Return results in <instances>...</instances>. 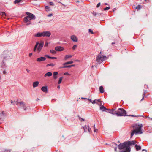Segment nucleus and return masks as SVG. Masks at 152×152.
Here are the masks:
<instances>
[{
	"label": "nucleus",
	"instance_id": "28",
	"mask_svg": "<svg viewBox=\"0 0 152 152\" xmlns=\"http://www.w3.org/2000/svg\"><path fill=\"white\" fill-rule=\"evenodd\" d=\"M50 52L53 54H55L56 53V50H51L50 51Z\"/></svg>",
	"mask_w": 152,
	"mask_h": 152
},
{
	"label": "nucleus",
	"instance_id": "57",
	"mask_svg": "<svg viewBox=\"0 0 152 152\" xmlns=\"http://www.w3.org/2000/svg\"><path fill=\"white\" fill-rule=\"evenodd\" d=\"M6 72L4 70L3 71V73L4 74H6Z\"/></svg>",
	"mask_w": 152,
	"mask_h": 152
},
{
	"label": "nucleus",
	"instance_id": "11",
	"mask_svg": "<svg viewBox=\"0 0 152 152\" xmlns=\"http://www.w3.org/2000/svg\"><path fill=\"white\" fill-rule=\"evenodd\" d=\"M42 91L44 92L47 93L48 92V88L47 86H43L41 88Z\"/></svg>",
	"mask_w": 152,
	"mask_h": 152
},
{
	"label": "nucleus",
	"instance_id": "29",
	"mask_svg": "<svg viewBox=\"0 0 152 152\" xmlns=\"http://www.w3.org/2000/svg\"><path fill=\"white\" fill-rule=\"evenodd\" d=\"M63 77H60L59 81L58 82V84H60L61 83L62 80L63 79Z\"/></svg>",
	"mask_w": 152,
	"mask_h": 152
},
{
	"label": "nucleus",
	"instance_id": "49",
	"mask_svg": "<svg viewBox=\"0 0 152 152\" xmlns=\"http://www.w3.org/2000/svg\"><path fill=\"white\" fill-rule=\"evenodd\" d=\"M45 57H47L49 58H50V59L51 58V57L49 56H48V55H45Z\"/></svg>",
	"mask_w": 152,
	"mask_h": 152
},
{
	"label": "nucleus",
	"instance_id": "41",
	"mask_svg": "<svg viewBox=\"0 0 152 152\" xmlns=\"http://www.w3.org/2000/svg\"><path fill=\"white\" fill-rule=\"evenodd\" d=\"M96 102V100H94L93 101H92V103L93 104H94L95 103H96V104H98V105L99 104H98V103H97V102Z\"/></svg>",
	"mask_w": 152,
	"mask_h": 152
},
{
	"label": "nucleus",
	"instance_id": "4",
	"mask_svg": "<svg viewBox=\"0 0 152 152\" xmlns=\"http://www.w3.org/2000/svg\"><path fill=\"white\" fill-rule=\"evenodd\" d=\"M116 115L118 116H128L126 115V111L123 108H119L117 111Z\"/></svg>",
	"mask_w": 152,
	"mask_h": 152
},
{
	"label": "nucleus",
	"instance_id": "16",
	"mask_svg": "<svg viewBox=\"0 0 152 152\" xmlns=\"http://www.w3.org/2000/svg\"><path fill=\"white\" fill-rule=\"evenodd\" d=\"M43 33H38L37 34L35 35V37H41L43 36Z\"/></svg>",
	"mask_w": 152,
	"mask_h": 152
},
{
	"label": "nucleus",
	"instance_id": "27",
	"mask_svg": "<svg viewBox=\"0 0 152 152\" xmlns=\"http://www.w3.org/2000/svg\"><path fill=\"white\" fill-rule=\"evenodd\" d=\"M73 63V62L72 61H70L67 62H66L65 63L63 64V65H65L66 64H72Z\"/></svg>",
	"mask_w": 152,
	"mask_h": 152
},
{
	"label": "nucleus",
	"instance_id": "64",
	"mask_svg": "<svg viewBox=\"0 0 152 152\" xmlns=\"http://www.w3.org/2000/svg\"><path fill=\"white\" fill-rule=\"evenodd\" d=\"M115 9H113V11H115Z\"/></svg>",
	"mask_w": 152,
	"mask_h": 152
},
{
	"label": "nucleus",
	"instance_id": "23",
	"mask_svg": "<svg viewBox=\"0 0 152 152\" xmlns=\"http://www.w3.org/2000/svg\"><path fill=\"white\" fill-rule=\"evenodd\" d=\"M39 44V42H37L36 43V44L34 48L33 49V51L34 52H35L37 50V46H38V45Z\"/></svg>",
	"mask_w": 152,
	"mask_h": 152
},
{
	"label": "nucleus",
	"instance_id": "15",
	"mask_svg": "<svg viewBox=\"0 0 152 152\" xmlns=\"http://www.w3.org/2000/svg\"><path fill=\"white\" fill-rule=\"evenodd\" d=\"M116 112L117 111H115V110L112 109L111 110H109V113L113 114V115L116 114Z\"/></svg>",
	"mask_w": 152,
	"mask_h": 152
},
{
	"label": "nucleus",
	"instance_id": "19",
	"mask_svg": "<svg viewBox=\"0 0 152 152\" xmlns=\"http://www.w3.org/2000/svg\"><path fill=\"white\" fill-rule=\"evenodd\" d=\"M72 56L71 55H66L64 57V59L66 60L67 59L70 58L72 57Z\"/></svg>",
	"mask_w": 152,
	"mask_h": 152
},
{
	"label": "nucleus",
	"instance_id": "47",
	"mask_svg": "<svg viewBox=\"0 0 152 152\" xmlns=\"http://www.w3.org/2000/svg\"><path fill=\"white\" fill-rule=\"evenodd\" d=\"M50 4L51 5H52V6L54 5L53 3V2H50Z\"/></svg>",
	"mask_w": 152,
	"mask_h": 152
},
{
	"label": "nucleus",
	"instance_id": "63",
	"mask_svg": "<svg viewBox=\"0 0 152 152\" xmlns=\"http://www.w3.org/2000/svg\"><path fill=\"white\" fill-rule=\"evenodd\" d=\"M104 4H105V5H107V3H105Z\"/></svg>",
	"mask_w": 152,
	"mask_h": 152
},
{
	"label": "nucleus",
	"instance_id": "30",
	"mask_svg": "<svg viewBox=\"0 0 152 152\" xmlns=\"http://www.w3.org/2000/svg\"><path fill=\"white\" fill-rule=\"evenodd\" d=\"M21 1V0H15L14 1V3L15 4L18 3L20 2Z\"/></svg>",
	"mask_w": 152,
	"mask_h": 152
},
{
	"label": "nucleus",
	"instance_id": "24",
	"mask_svg": "<svg viewBox=\"0 0 152 152\" xmlns=\"http://www.w3.org/2000/svg\"><path fill=\"white\" fill-rule=\"evenodd\" d=\"M135 147L136 148V150L137 151L140 150L141 149V147L140 146L138 145L137 144H136L135 145Z\"/></svg>",
	"mask_w": 152,
	"mask_h": 152
},
{
	"label": "nucleus",
	"instance_id": "50",
	"mask_svg": "<svg viewBox=\"0 0 152 152\" xmlns=\"http://www.w3.org/2000/svg\"><path fill=\"white\" fill-rule=\"evenodd\" d=\"M4 152H11L10 151L8 150H6Z\"/></svg>",
	"mask_w": 152,
	"mask_h": 152
},
{
	"label": "nucleus",
	"instance_id": "35",
	"mask_svg": "<svg viewBox=\"0 0 152 152\" xmlns=\"http://www.w3.org/2000/svg\"><path fill=\"white\" fill-rule=\"evenodd\" d=\"M93 15L94 16H96V15H99L101 14L96 13L94 12H93Z\"/></svg>",
	"mask_w": 152,
	"mask_h": 152
},
{
	"label": "nucleus",
	"instance_id": "40",
	"mask_svg": "<svg viewBox=\"0 0 152 152\" xmlns=\"http://www.w3.org/2000/svg\"><path fill=\"white\" fill-rule=\"evenodd\" d=\"M77 46L76 45H74L72 47L73 49V50H74L77 48Z\"/></svg>",
	"mask_w": 152,
	"mask_h": 152
},
{
	"label": "nucleus",
	"instance_id": "52",
	"mask_svg": "<svg viewBox=\"0 0 152 152\" xmlns=\"http://www.w3.org/2000/svg\"><path fill=\"white\" fill-rule=\"evenodd\" d=\"M49 8V7H48V6H46V7H45V8L46 9H48Z\"/></svg>",
	"mask_w": 152,
	"mask_h": 152
},
{
	"label": "nucleus",
	"instance_id": "8",
	"mask_svg": "<svg viewBox=\"0 0 152 152\" xmlns=\"http://www.w3.org/2000/svg\"><path fill=\"white\" fill-rule=\"evenodd\" d=\"M55 50L56 51H61L64 50V48L61 46H57L55 47Z\"/></svg>",
	"mask_w": 152,
	"mask_h": 152
},
{
	"label": "nucleus",
	"instance_id": "7",
	"mask_svg": "<svg viewBox=\"0 0 152 152\" xmlns=\"http://www.w3.org/2000/svg\"><path fill=\"white\" fill-rule=\"evenodd\" d=\"M43 37H49L51 34V33L49 31H45L42 32Z\"/></svg>",
	"mask_w": 152,
	"mask_h": 152
},
{
	"label": "nucleus",
	"instance_id": "10",
	"mask_svg": "<svg viewBox=\"0 0 152 152\" xmlns=\"http://www.w3.org/2000/svg\"><path fill=\"white\" fill-rule=\"evenodd\" d=\"M71 39L73 42H77L78 40L77 38L74 35L71 36Z\"/></svg>",
	"mask_w": 152,
	"mask_h": 152
},
{
	"label": "nucleus",
	"instance_id": "2",
	"mask_svg": "<svg viewBox=\"0 0 152 152\" xmlns=\"http://www.w3.org/2000/svg\"><path fill=\"white\" fill-rule=\"evenodd\" d=\"M133 128V130L132 131L131 134V137H132L134 134H141L142 133L141 130V128L142 127V125H137V124L132 125V127Z\"/></svg>",
	"mask_w": 152,
	"mask_h": 152
},
{
	"label": "nucleus",
	"instance_id": "48",
	"mask_svg": "<svg viewBox=\"0 0 152 152\" xmlns=\"http://www.w3.org/2000/svg\"><path fill=\"white\" fill-rule=\"evenodd\" d=\"M64 75H69V74L68 72H65L64 73Z\"/></svg>",
	"mask_w": 152,
	"mask_h": 152
},
{
	"label": "nucleus",
	"instance_id": "43",
	"mask_svg": "<svg viewBox=\"0 0 152 152\" xmlns=\"http://www.w3.org/2000/svg\"><path fill=\"white\" fill-rule=\"evenodd\" d=\"M53 15V14L52 13H50V14H48V15H47V16L48 17H50V16H51Z\"/></svg>",
	"mask_w": 152,
	"mask_h": 152
},
{
	"label": "nucleus",
	"instance_id": "18",
	"mask_svg": "<svg viewBox=\"0 0 152 152\" xmlns=\"http://www.w3.org/2000/svg\"><path fill=\"white\" fill-rule=\"evenodd\" d=\"M39 82L38 81H36L33 83V86L34 88H35L38 86Z\"/></svg>",
	"mask_w": 152,
	"mask_h": 152
},
{
	"label": "nucleus",
	"instance_id": "22",
	"mask_svg": "<svg viewBox=\"0 0 152 152\" xmlns=\"http://www.w3.org/2000/svg\"><path fill=\"white\" fill-rule=\"evenodd\" d=\"M99 90L100 92L101 93H103L104 92V88L102 86H100L99 88Z\"/></svg>",
	"mask_w": 152,
	"mask_h": 152
},
{
	"label": "nucleus",
	"instance_id": "5",
	"mask_svg": "<svg viewBox=\"0 0 152 152\" xmlns=\"http://www.w3.org/2000/svg\"><path fill=\"white\" fill-rule=\"evenodd\" d=\"M26 13L31 20L36 18L35 16L33 14L28 12H26Z\"/></svg>",
	"mask_w": 152,
	"mask_h": 152
},
{
	"label": "nucleus",
	"instance_id": "37",
	"mask_svg": "<svg viewBox=\"0 0 152 152\" xmlns=\"http://www.w3.org/2000/svg\"><path fill=\"white\" fill-rule=\"evenodd\" d=\"M4 116L2 114L0 113V119H1L4 117Z\"/></svg>",
	"mask_w": 152,
	"mask_h": 152
},
{
	"label": "nucleus",
	"instance_id": "46",
	"mask_svg": "<svg viewBox=\"0 0 152 152\" xmlns=\"http://www.w3.org/2000/svg\"><path fill=\"white\" fill-rule=\"evenodd\" d=\"M95 125H94V131L95 132H96L97 131V129L95 128Z\"/></svg>",
	"mask_w": 152,
	"mask_h": 152
},
{
	"label": "nucleus",
	"instance_id": "36",
	"mask_svg": "<svg viewBox=\"0 0 152 152\" xmlns=\"http://www.w3.org/2000/svg\"><path fill=\"white\" fill-rule=\"evenodd\" d=\"M89 32L91 33L92 34H94V33L93 32L92 30L91 29H89L88 30Z\"/></svg>",
	"mask_w": 152,
	"mask_h": 152
},
{
	"label": "nucleus",
	"instance_id": "56",
	"mask_svg": "<svg viewBox=\"0 0 152 152\" xmlns=\"http://www.w3.org/2000/svg\"><path fill=\"white\" fill-rule=\"evenodd\" d=\"M26 71L28 73H29L30 72V70L28 69H26Z\"/></svg>",
	"mask_w": 152,
	"mask_h": 152
},
{
	"label": "nucleus",
	"instance_id": "61",
	"mask_svg": "<svg viewBox=\"0 0 152 152\" xmlns=\"http://www.w3.org/2000/svg\"><path fill=\"white\" fill-rule=\"evenodd\" d=\"M60 88V86H58L57 88H58V89H59Z\"/></svg>",
	"mask_w": 152,
	"mask_h": 152
},
{
	"label": "nucleus",
	"instance_id": "42",
	"mask_svg": "<svg viewBox=\"0 0 152 152\" xmlns=\"http://www.w3.org/2000/svg\"><path fill=\"white\" fill-rule=\"evenodd\" d=\"M48 42H46L45 44V47H47L48 45Z\"/></svg>",
	"mask_w": 152,
	"mask_h": 152
},
{
	"label": "nucleus",
	"instance_id": "32",
	"mask_svg": "<svg viewBox=\"0 0 152 152\" xmlns=\"http://www.w3.org/2000/svg\"><path fill=\"white\" fill-rule=\"evenodd\" d=\"M0 14L2 16H6V14L4 12H0Z\"/></svg>",
	"mask_w": 152,
	"mask_h": 152
},
{
	"label": "nucleus",
	"instance_id": "3",
	"mask_svg": "<svg viewBox=\"0 0 152 152\" xmlns=\"http://www.w3.org/2000/svg\"><path fill=\"white\" fill-rule=\"evenodd\" d=\"M106 58V57L102 55V52H100L97 56L96 60V64L101 63L103 61L105 60Z\"/></svg>",
	"mask_w": 152,
	"mask_h": 152
},
{
	"label": "nucleus",
	"instance_id": "12",
	"mask_svg": "<svg viewBox=\"0 0 152 152\" xmlns=\"http://www.w3.org/2000/svg\"><path fill=\"white\" fill-rule=\"evenodd\" d=\"M99 105L100 106V109L102 110L103 111H105L106 110H107V109L106 108L104 107L102 105L101 102Z\"/></svg>",
	"mask_w": 152,
	"mask_h": 152
},
{
	"label": "nucleus",
	"instance_id": "1",
	"mask_svg": "<svg viewBox=\"0 0 152 152\" xmlns=\"http://www.w3.org/2000/svg\"><path fill=\"white\" fill-rule=\"evenodd\" d=\"M134 141L125 142L120 143L118 145V148L119 149H122L123 152H130V146L131 145H134Z\"/></svg>",
	"mask_w": 152,
	"mask_h": 152
},
{
	"label": "nucleus",
	"instance_id": "17",
	"mask_svg": "<svg viewBox=\"0 0 152 152\" xmlns=\"http://www.w3.org/2000/svg\"><path fill=\"white\" fill-rule=\"evenodd\" d=\"M112 144L113 147L115 151H116L117 148L118 146L117 144L114 142L112 143Z\"/></svg>",
	"mask_w": 152,
	"mask_h": 152
},
{
	"label": "nucleus",
	"instance_id": "51",
	"mask_svg": "<svg viewBox=\"0 0 152 152\" xmlns=\"http://www.w3.org/2000/svg\"><path fill=\"white\" fill-rule=\"evenodd\" d=\"M57 58L55 57H51V59H56Z\"/></svg>",
	"mask_w": 152,
	"mask_h": 152
},
{
	"label": "nucleus",
	"instance_id": "55",
	"mask_svg": "<svg viewBox=\"0 0 152 152\" xmlns=\"http://www.w3.org/2000/svg\"><path fill=\"white\" fill-rule=\"evenodd\" d=\"M31 23V22H30L29 23H27L26 25H29Z\"/></svg>",
	"mask_w": 152,
	"mask_h": 152
},
{
	"label": "nucleus",
	"instance_id": "31",
	"mask_svg": "<svg viewBox=\"0 0 152 152\" xmlns=\"http://www.w3.org/2000/svg\"><path fill=\"white\" fill-rule=\"evenodd\" d=\"M55 65L53 63H51L50 64H48L47 65V66H53Z\"/></svg>",
	"mask_w": 152,
	"mask_h": 152
},
{
	"label": "nucleus",
	"instance_id": "9",
	"mask_svg": "<svg viewBox=\"0 0 152 152\" xmlns=\"http://www.w3.org/2000/svg\"><path fill=\"white\" fill-rule=\"evenodd\" d=\"M46 58L43 57H40L37 59L36 61L37 62H41L45 61Z\"/></svg>",
	"mask_w": 152,
	"mask_h": 152
},
{
	"label": "nucleus",
	"instance_id": "21",
	"mask_svg": "<svg viewBox=\"0 0 152 152\" xmlns=\"http://www.w3.org/2000/svg\"><path fill=\"white\" fill-rule=\"evenodd\" d=\"M58 74V72H53V78L54 79H56L57 78V75Z\"/></svg>",
	"mask_w": 152,
	"mask_h": 152
},
{
	"label": "nucleus",
	"instance_id": "20",
	"mask_svg": "<svg viewBox=\"0 0 152 152\" xmlns=\"http://www.w3.org/2000/svg\"><path fill=\"white\" fill-rule=\"evenodd\" d=\"M52 74L51 72H48L45 74L44 76L45 77L47 76L50 77L52 76Z\"/></svg>",
	"mask_w": 152,
	"mask_h": 152
},
{
	"label": "nucleus",
	"instance_id": "13",
	"mask_svg": "<svg viewBox=\"0 0 152 152\" xmlns=\"http://www.w3.org/2000/svg\"><path fill=\"white\" fill-rule=\"evenodd\" d=\"M31 20L27 16L25 17L24 18V21L25 23H27V22Z\"/></svg>",
	"mask_w": 152,
	"mask_h": 152
},
{
	"label": "nucleus",
	"instance_id": "26",
	"mask_svg": "<svg viewBox=\"0 0 152 152\" xmlns=\"http://www.w3.org/2000/svg\"><path fill=\"white\" fill-rule=\"evenodd\" d=\"M18 104H19L20 105L21 107H24L25 105V103L23 102H18Z\"/></svg>",
	"mask_w": 152,
	"mask_h": 152
},
{
	"label": "nucleus",
	"instance_id": "25",
	"mask_svg": "<svg viewBox=\"0 0 152 152\" xmlns=\"http://www.w3.org/2000/svg\"><path fill=\"white\" fill-rule=\"evenodd\" d=\"M11 104H13L14 105H17L18 104V102L16 101H12L11 100Z\"/></svg>",
	"mask_w": 152,
	"mask_h": 152
},
{
	"label": "nucleus",
	"instance_id": "14",
	"mask_svg": "<svg viewBox=\"0 0 152 152\" xmlns=\"http://www.w3.org/2000/svg\"><path fill=\"white\" fill-rule=\"evenodd\" d=\"M83 127V129L84 130V132H87V130H88L89 132H90V129L89 126H85L83 127Z\"/></svg>",
	"mask_w": 152,
	"mask_h": 152
},
{
	"label": "nucleus",
	"instance_id": "38",
	"mask_svg": "<svg viewBox=\"0 0 152 152\" xmlns=\"http://www.w3.org/2000/svg\"><path fill=\"white\" fill-rule=\"evenodd\" d=\"M145 96V92H144V93H143L142 94V99H141V101H142L143 99H144V96Z\"/></svg>",
	"mask_w": 152,
	"mask_h": 152
},
{
	"label": "nucleus",
	"instance_id": "39",
	"mask_svg": "<svg viewBox=\"0 0 152 152\" xmlns=\"http://www.w3.org/2000/svg\"><path fill=\"white\" fill-rule=\"evenodd\" d=\"M110 9V7H106L104 8V10L105 11L106 10H108Z\"/></svg>",
	"mask_w": 152,
	"mask_h": 152
},
{
	"label": "nucleus",
	"instance_id": "33",
	"mask_svg": "<svg viewBox=\"0 0 152 152\" xmlns=\"http://www.w3.org/2000/svg\"><path fill=\"white\" fill-rule=\"evenodd\" d=\"M71 67V65H69V66H64L63 67H61V68H70Z\"/></svg>",
	"mask_w": 152,
	"mask_h": 152
},
{
	"label": "nucleus",
	"instance_id": "62",
	"mask_svg": "<svg viewBox=\"0 0 152 152\" xmlns=\"http://www.w3.org/2000/svg\"><path fill=\"white\" fill-rule=\"evenodd\" d=\"M115 44V42H112V45H113V44Z\"/></svg>",
	"mask_w": 152,
	"mask_h": 152
},
{
	"label": "nucleus",
	"instance_id": "54",
	"mask_svg": "<svg viewBox=\"0 0 152 152\" xmlns=\"http://www.w3.org/2000/svg\"><path fill=\"white\" fill-rule=\"evenodd\" d=\"M97 101L99 102H101V99H99L98 100H97Z\"/></svg>",
	"mask_w": 152,
	"mask_h": 152
},
{
	"label": "nucleus",
	"instance_id": "59",
	"mask_svg": "<svg viewBox=\"0 0 152 152\" xmlns=\"http://www.w3.org/2000/svg\"><path fill=\"white\" fill-rule=\"evenodd\" d=\"M92 103V100L91 99H88Z\"/></svg>",
	"mask_w": 152,
	"mask_h": 152
},
{
	"label": "nucleus",
	"instance_id": "6",
	"mask_svg": "<svg viewBox=\"0 0 152 152\" xmlns=\"http://www.w3.org/2000/svg\"><path fill=\"white\" fill-rule=\"evenodd\" d=\"M44 42H43L41 41L39 44V45L37 48V50L39 52L44 45Z\"/></svg>",
	"mask_w": 152,
	"mask_h": 152
},
{
	"label": "nucleus",
	"instance_id": "60",
	"mask_svg": "<svg viewBox=\"0 0 152 152\" xmlns=\"http://www.w3.org/2000/svg\"><path fill=\"white\" fill-rule=\"evenodd\" d=\"M71 67H72V66H75V65H71Z\"/></svg>",
	"mask_w": 152,
	"mask_h": 152
},
{
	"label": "nucleus",
	"instance_id": "44",
	"mask_svg": "<svg viewBox=\"0 0 152 152\" xmlns=\"http://www.w3.org/2000/svg\"><path fill=\"white\" fill-rule=\"evenodd\" d=\"M100 4H101V3L100 2L98 3L97 4V6H96L97 7H99L100 6Z\"/></svg>",
	"mask_w": 152,
	"mask_h": 152
},
{
	"label": "nucleus",
	"instance_id": "34",
	"mask_svg": "<svg viewBox=\"0 0 152 152\" xmlns=\"http://www.w3.org/2000/svg\"><path fill=\"white\" fill-rule=\"evenodd\" d=\"M135 8L138 10H140L141 9V6L140 5H138Z\"/></svg>",
	"mask_w": 152,
	"mask_h": 152
},
{
	"label": "nucleus",
	"instance_id": "53",
	"mask_svg": "<svg viewBox=\"0 0 152 152\" xmlns=\"http://www.w3.org/2000/svg\"><path fill=\"white\" fill-rule=\"evenodd\" d=\"M32 53H30L29 54V57H31V56H32Z\"/></svg>",
	"mask_w": 152,
	"mask_h": 152
},
{
	"label": "nucleus",
	"instance_id": "45",
	"mask_svg": "<svg viewBox=\"0 0 152 152\" xmlns=\"http://www.w3.org/2000/svg\"><path fill=\"white\" fill-rule=\"evenodd\" d=\"M79 119L80 121H84V119H83L82 118H81V117H79Z\"/></svg>",
	"mask_w": 152,
	"mask_h": 152
},
{
	"label": "nucleus",
	"instance_id": "58",
	"mask_svg": "<svg viewBox=\"0 0 152 152\" xmlns=\"http://www.w3.org/2000/svg\"><path fill=\"white\" fill-rule=\"evenodd\" d=\"M145 151V152H147V150H146L143 149V150H142V151Z\"/></svg>",
	"mask_w": 152,
	"mask_h": 152
}]
</instances>
